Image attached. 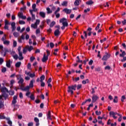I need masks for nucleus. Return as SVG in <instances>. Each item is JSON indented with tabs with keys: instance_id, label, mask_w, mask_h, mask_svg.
<instances>
[{
	"instance_id": "0eeeda50",
	"label": "nucleus",
	"mask_w": 126,
	"mask_h": 126,
	"mask_svg": "<svg viewBox=\"0 0 126 126\" xmlns=\"http://www.w3.org/2000/svg\"><path fill=\"white\" fill-rule=\"evenodd\" d=\"M63 11L66 13V14H70L71 13V10L68 9L67 8H65L63 10Z\"/></svg>"
},
{
	"instance_id": "8fccbe9b",
	"label": "nucleus",
	"mask_w": 126,
	"mask_h": 126,
	"mask_svg": "<svg viewBox=\"0 0 126 126\" xmlns=\"http://www.w3.org/2000/svg\"><path fill=\"white\" fill-rule=\"evenodd\" d=\"M34 24H35L38 26V25L40 24V20H36Z\"/></svg>"
},
{
	"instance_id": "5701e85b",
	"label": "nucleus",
	"mask_w": 126,
	"mask_h": 126,
	"mask_svg": "<svg viewBox=\"0 0 126 126\" xmlns=\"http://www.w3.org/2000/svg\"><path fill=\"white\" fill-rule=\"evenodd\" d=\"M27 49H28V51H29V52H31V51H32V50H33V46H31L30 47L29 46H27Z\"/></svg>"
},
{
	"instance_id": "a18cd8bd",
	"label": "nucleus",
	"mask_w": 126,
	"mask_h": 126,
	"mask_svg": "<svg viewBox=\"0 0 126 126\" xmlns=\"http://www.w3.org/2000/svg\"><path fill=\"white\" fill-rule=\"evenodd\" d=\"M101 114V111H99V112L98 111H95V115H96V116H100Z\"/></svg>"
},
{
	"instance_id": "a211bd4d",
	"label": "nucleus",
	"mask_w": 126,
	"mask_h": 126,
	"mask_svg": "<svg viewBox=\"0 0 126 126\" xmlns=\"http://www.w3.org/2000/svg\"><path fill=\"white\" fill-rule=\"evenodd\" d=\"M23 82H24V80L23 79V78H20V80H19V81L18 82V83L19 84H23Z\"/></svg>"
},
{
	"instance_id": "0e129e2a",
	"label": "nucleus",
	"mask_w": 126,
	"mask_h": 126,
	"mask_svg": "<svg viewBox=\"0 0 126 126\" xmlns=\"http://www.w3.org/2000/svg\"><path fill=\"white\" fill-rule=\"evenodd\" d=\"M34 60H35V57H31L30 58V61L31 62H33L34 61Z\"/></svg>"
},
{
	"instance_id": "2eb2a0df",
	"label": "nucleus",
	"mask_w": 126,
	"mask_h": 126,
	"mask_svg": "<svg viewBox=\"0 0 126 126\" xmlns=\"http://www.w3.org/2000/svg\"><path fill=\"white\" fill-rule=\"evenodd\" d=\"M60 34H61V32H60V30L59 29L55 30V31L54 32L55 36H59Z\"/></svg>"
},
{
	"instance_id": "c85d7f7f",
	"label": "nucleus",
	"mask_w": 126,
	"mask_h": 126,
	"mask_svg": "<svg viewBox=\"0 0 126 126\" xmlns=\"http://www.w3.org/2000/svg\"><path fill=\"white\" fill-rule=\"evenodd\" d=\"M28 51V49H27V47L26 46V47L23 49V53L25 54L27 53Z\"/></svg>"
},
{
	"instance_id": "052dcab7",
	"label": "nucleus",
	"mask_w": 126,
	"mask_h": 126,
	"mask_svg": "<svg viewBox=\"0 0 126 126\" xmlns=\"http://www.w3.org/2000/svg\"><path fill=\"white\" fill-rule=\"evenodd\" d=\"M17 46V42L16 41H13V47H15Z\"/></svg>"
},
{
	"instance_id": "4be33fe9",
	"label": "nucleus",
	"mask_w": 126,
	"mask_h": 126,
	"mask_svg": "<svg viewBox=\"0 0 126 126\" xmlns=\"http://www.w3.org/2000/svg\"><path fill=\"white\" fill-rule=\"evenodd\" d=\"M67 1H63L62 3V6H67Z\"/></svg>"
},
{
	"instance_id": "ddd939ff",
	"label": "nucleus",
	"mask_w": 126,
	"mask_h": 126,
	"mask_svg": "<svg viewBox=\"0 0 126 126\" xmlns=\"http://www.w3.org/2000/svg\"><path fill=\"white\" fill-rule=\"evenodd\" d=\"M1 96H2V97H3L4 98V100H6V99H7V97H8V94H7L6 93H4L2 94V95H1Z\"/></svg>"
},
{
	"instance_id": "b1692460",
	"label": "nucleus",
	"mask_w": 126,
	"mask_h": 126,
	"mask_svg": "<svg viewBox=\"0 0 126 126\" xmlns=\"http://www.w3.org/2000/svg\"><path fill=\"white\" fill-rule=\"evenodd\" d=\"M56 25V22L55 21H52L50 25H49L50 27L52 28V27H54Z\"/></svg>"
},
{
	"instance_id": "338daca9",
	"label": "nucleus",
	"mask_w": 126,
	"mask_h": 126,
	"mask_svg": "<svg viewBox=\"0 0 126 126\" xmlns=\"http://www.w3.org/2000/svg\"><path fill=\"white\" fill-rule=\"evenodd\" d=\"M122 24H123V25H126V19H124V20L122 21Z\"/></svg>"
},
{
	"instance_id": "3c124183",
	"label": "nucleus",
	"mask_w": 126,
	"mask_h": 126,
	"mask_svg": "<svg viewBox=\"0 0 126 126\" xmlns=\"http://www.w3.org/2000/svg\"><path fill=\"white\" fill-rule=\"evenodd\" d=\"M19 97L20 98V99H23V94H22V93H20Z\"/></svg>"
},
{
	"instance_id": "49530a36",
	"label": "nucleus",
	"mask_w": 126,
	"mask_h": 126,
	"mask_svg": "<svg viewBox=\"0 0 126 126\" xmlns=\"http://www.w3.org/2000/svg\"><path fill=\"white\" fill-rule=\"evenodd\" d=\"M50 46L51 48V49H53V48H54V47H55V44H54V43L51 42L50 43Z\"/></svg>"
},
{
	"instance_id": "a878e982",
	"label": "nucleus",
	"mask_w": 126,
	"mask_h": 126,
	"mask_svg": "<svg viewBox=\"0 0 126 126\" xmlns=\"http://www.w3.org/2000/svg\"><path fill=\"white\" fill-rule=\"evenodd\" d=\"M126 52L123 51L122 53L120 54V57H121V58H124L125 56H126Z\"/></svg>"
},
{
	"instance_id": "a19ab883",
	"label": "nucleus",
	"mask_w": 126,
	"mask_h": 126,
	"mask_svg": "<svg viewBox=\"0 0 126 126\" xmlns=\"http://www.w3.org/2000/svg\"><path fill=\"white\" fill-rule=\"evenodd\" d=\"M74 4L76 6L79 5V0H76L74 2Z\"/></svg>"
},
{
	"instance_id": "680f3d73",
	"label": "nucleus",
	"mask_w": 126,
	"mask_h": 126,
	"mask_svg": "<svg viewBox=\"0 0 126 126\" xmlns=\"http://www.w3.org/2000/svg\"><path fill=\"white\" fill-rule=\"evenodd\" d=\"M3 59L0 58V64H2V63H3Z\"/></svg>"
},
{
	"instance_id": "393cba45",
	"label": "nucleus",
	"mask_w": 126,
	"mask_h": 126,
	"mask_svg": "<svg viewBox=\"0 0 126 126\" xmlns=\"http://www.w3.org/2000/svg\"><path fill=\"white\" fill-rule=\"evenodd\" d=\"M20 65H21V62H18L15 64V66L16 67H20Z\"/></svg>"
},
{
	"instance_id": "f8f14e48",
	"label": "nucleus",
	"mask_w": 126,
	"mask_h": 126,
	"mask_svg": "<svg viewBox=\"0 0 126 126\" xmlns=\"http://www.w3.org/2000/svg\"><path fill=\"white\" fill-rule=\"evenodd\" d=\"M1 92L2 93H5V92H8V90L6 87H2L0 89Z\"/></svg>"
},
{
	"instance_id": "f03ea898",
	"label": "nucleus",
	"mask_w": 126,
	"mask_h": 126,
	"mask_svg": "<svg viewBox=\"0 0 126 126\" xmlns=\"http://www.w3.org/2000/svg\"><path fill=\"white\" fill-rule=\"evenodd\" d=\"M20 88H18V90L20 89L22 91H29L30 87L28 86H27L24 88V86L23 85V84H22V85H21V86H20Z\"/></svg>"
},
{
	"instance_id": "1a4fd4ad",
	"label": "nucleus",
	"mask_w": 126,
	"mask_h": 126,
	"mask_svg": "<svg viewBox=\"0 0 126 126\" xmlns=\"http://www.w3.org/2000/svg\"><path fill=\"white\" fill-rule=\"evenodd\" d=\"M15 25H16L15 22H13L11 23V26L12 32H13V31H15V30L16 29V27H15Z\"/></svg>"
},
{
	"instance_id": "6e6d98bb",
	"label": "nucleus",
	"mask_w": 126,
	"mask_h": 126,
	"mask_svg": "<svg viewBox=\"0 0 126 126\" xmlns=\"http://www.w3.org/2000/svg\"><path fill=\"white\" fill-rule=\"evenodd\" d=\"M32 21H34V20H35V19H36V17L35 16V15L34 14L32 15Z\"/></svg>"
},
{
	"instance_id": "6e6552de",
	"label": "nucleus",
	"mask_w": 126,
	"mask_h": 126,
	"mask_svg": "<svg viewBox=\"0 0 126 126\" xmlns=\"http://www.w3.org/2000/svg\"><path fill=\"white\" fill-rule=\"evenodd\" d=\"M98 99H99V97L96 95L94 94L92 97V103H95Z\"/></svg>"
},
{
	"instance_id": "69168bd1",
	"label": "nucleus",
	"mask_w": 126,
	"mask_h": 126,
	"mask_svg": "<svg viewBox=\"0 0 126 126\" xmlns=\"http://www.w3.org/2000/svg\"><path fill=\"white\" fill-rule=\"evenodd\" d=\"M5 71H6V68L3 67V68L1 69V72H5Z\"/></svg>"
},
{
	"instance_id": "774afa93",
	"label": "nucleus",
	"mask_w": 126,
	"mask_h": 126,
	"mask_svg": "<svg viewBox=\"0 0 126 126\" xmlns=\"http://www.w3.org/2000/svg\"><path fill=\"white\" fill-rule=\"evenodd\" d=\"M28 126H33V122L29 123L28 124Z\"/></svg>"
},
{
	"instance_id": "e433bc0d",
	"label": "nucleus",
	"mask_w": 126,
	"mask_h": 126,
	"mask_svg": "<svg viewBox=\"0 0 126 126\" xmlns=\"http://www.w3.org/2000/svg\"><path fill=\"white\" fill-rule=\"evenodd\" d=\"M30 98L31 100H32L33 101H34V100H35V96H34V94H32L31 95V96H30Z\"/></svg>"
},
{
	"instance_id": "37998d69",
	"label": "nucleus",
	"mask_w": 126,
	"mask_h": 126,
	"mask_svg": "<svg viewBox=\"0 0 126 126\" xmlns=\"http://www.w3.org/2000/svg\"><path fill=\"white\" fill-rule=\"evenodd\" d=\"M9 94L11 95V96L14 95V91H9Z\"/></svg>"
},
{
	"instance_id": "423d86ee",
	"label": "nucleus",
	"mask_w": 126,
	"mask_h": 126,
	"mask_svg": "<svg viewBox=\"0 0 126 126\" xmlns=\"http://www.w3.org/2000/svg\"><path fill=\"white\" fill-rule=\"evenodd\" d=\"M9 22L7 20H5V25L4 27V29H5V30H9L8 25H9Z\"/></svg>"
},
{
	"instance_id": "79ce46f5",
	"label": "nucleus",
	"mask_w": 126,
	"mask_h": 126,
	"mask_svg": "<svg viewBox=\"0 0 126 126\" xmlns=\"http://www.w3.org/2000/svg\"><path fill=\"white\" fill-rule=\"evenodd\" d=\"M13 35L15 37V38H17V37H18L19 34L17 32H14L13 33Z\"/></svg>"
},
{
	"instance_id": "864d4df0",
	"label": "nucleus",
	"mask_w": 126,
	"mask_h": 126,
	"mask_svg": "<svg viewBox=\"0 0 126 126\" xmlns=\"http://www.w3.org/2000/svg\"><path fill=\"white\" fill-rule=\"evenodd\" d=\"M105 69L110 70L111 69V67L109 65H107V66H105Z\"/></svg>"
},
{
	"instance_id": "c9c22d12",
	"label": "nucleus",
	"mask_w": 126,
	"mask_h": 126,
	"mask_svg": "<svg viewBox=\"0 0 126 126\" xmlns=\"http://www.w3.org/2000/svg\"><path fill=\"white\" fill-rule=\"evenodd\" d=\"M10 42L8 40H5L3 42L4 45H9Z\"/></svg>"
},
{
	"instance_id": "72a5a7b5",
	"label": "nucleus",
	"mask_w": 126,
	"mask_h": 126,
	"mask_svg": "<svg viewBox=\"0 0 126 126\" xmlns=\"http://www.w3.org/2000/svg\"><path fill=\"white\" fill-rule=\"evenodd\" d=\"M43 80H45V75H42L41 77H40V82H42V81Z\"/></svg>"
},
{
	"instance_id": "bb28decb",
	"label": "nucleus",
	"mask_w": 126,
	"mask_h": 126,
	"mask_svg": "<svg viewBox=\"0 0 126 126\" xmlns=\"http://www.w3.org/2000/svg\"><path fill=\"white\" fill-rule=\"evenodd\" d=\"M93 3H94V2L92 0H89L86 2V4H88V5H91V4H93Z\"/></svg>"
},
{
	"instance_id": "bf43d9fd",
	"label": "nucleus",
	"mask_w": 126,
	"mask_h": 126,
	"mask_svg": "<svg viewBox=\"0 0 126 126\" xmlns=\"http://www.w3.org/2000/svg\"><path fill=\"white\" fill-rule=\"evenodd\" d=\"M60 10H61V9L60 8V7H58L57 9V10H56L55 11V14H57V13H58V12H59V11H60Z\"/></svg>"
},
{
	"instance_id": "7ed1b4c3",
	"label": "nucleus",
	"mask_w": 126,
	"mask_h": 126,
	"mask_svg": "<svg viewBox=\"0 0 126 126\" xmlns=\"http://www.w3.org/2000/svg\"><path fill=\"white\" fill-rule=\"evenodd\" d=\"M110 57H111V54L106 52L105 55L102 58V61H108V59H110Z\"/></svg>"
},
{
	"instance_id": "de8ad7c7",
	"label": "nucleus",
	"mask_w": 126,
	"mask_h": 126,
	"mask_svg": "<svg viewBox=\"0 0 126 126\" xmlns=\"http://www.w3.org/2000/svg\"><path fill=\"white\" fill-rule=\"evenodd\" d=\"M89 11H90V8H88L87 9L84 10V12L87 13V12H89Z\"/></svg>"
},
{
	"instance_id": "c03bdc74",
	"label": "nucleus",
	"mask_w": 126,
	"mask_h": 126,
	"mask_svg": "<svg viewBox=\"0 0 126 126\" xmlns=\"http://www.w3.org/2000/svg\"><path fill=\"white\" fill-rule=\"evenodd\" d=\"M13 59L16 60H17L18 59V55L17 54H15V55H13Z\"/></svg>"
},
{
	"instance_id": "39448f33",
	"label": "nucleus",
	"mask_w": 126,
	"mask_h": 126,
	"mask_svg": "<svg viewBox=\"0 0 126 126\" xmlns=\"http://www.w3.org/2000/svg\"><path fill=\"white\" fill-rule=\"evenodd\" d=\"M16 100H17V95H14L13 97V100L12 101V104L14 105V107L16 106L15 104L16 103H17V101Z\"/></svg>"
},
{
	"instance_id": "9b49d317",
	"label": "nucleus",
	"mask_w": 126,
	"mask_h": 126,
	"mask_svg": "<svg viewBox=\"0 0 126 126\" xmlns=\"http://www.w3.org/2000/svg\"><path fill=\"white\" fill-rule=\"evenodd\" d=\"M49 57L46 56V54H44L43 57L42 59V63H46L47 62V60H48Z\"/></svg>"
},
{
	"instance_id": "aec40b11",
	"label": "nucleus",
	"mask_w": 126,
	"mask_h": 126,
	"mask_svg": "<svg viewBox=\"0 0 126 126\" xmlns=\"http://www.w3.org/2000/svg\"><path fill=\"white\" fill-rule=\"evenodd\" d=\"M46 10L47 11V14H50L51 13H52V12H53V11H52V10H51L50 7H47L46 8Z\"/></svg>"
},
{
	"instance_id": "f257e3e1",
	"label": "nucleus",
	"mask_w": 126,
	"mask_h": 126,
	"mask_svg": "<svg viewBox=\"0 0 126 126\" xmlns=\"http://www.w3.org/2000/svg\"><path fill=\"white\" fill-rule=\"evenodd\" d=\"M82 87V85H78L77 86L76 84L74 85H72L71 86L68 87L67 92L68 93H70L71 95H73V90L75 91L76 90V88L77 90H79L80 88Z\"/></svg>"
},
{
	"instance_id": "58836bf2",
	"label": "nucleus",
	"mask_w": 126,
	"mask_h": 126,
	"mask_svg": "<svg viewBox=\"0 0 126 126\" xmlns=\"http://www.w3.org/2000/svg\"><path fill=\"white\" fill-rule=\"evenodd\" d=\"M126 95H123L121 97V100L122 102H125L124 100H126Z\"/></svg>"
},
{
	"instance_id": "4d7b16f0",
	"label": "nucleus",
	"mask_w": 126,
	"mask_h": 126,
	"mask_svg": "<svg viewBox=\"0 0 126 126\" xmlns=\"http://www.w3.org/2000/svg\"><path fill=\"white\" fill-rule=\"evenodd\" d=\"M5 119V117L3 115H0V120H4Z\"/></svg>"
},
{
	"instance_id": "603ef678",
	"label": "nucleus",
	"mask_w": 126,
	"mask_h": 126,
	"mask_svg": "<svg viewBox=\"0 0 126 126\" xmlns=\"http://www.w3.org/2000/svg\"><path fill=\"white\" fill-rule=\"evenodd\" d=\"M23 10H26V6L20 8V11H23Z\"/></svg>"
},
{
	"instance_id": "20e7f679",
	"label": "nucleus",
	"mask_w": 126,
	"mask_h": 126,
	"mask_svg": "<svg viewBox=\"0 0 126 126\" xmlns=\"http://www.w3.org/2000/svg\"><path fill=\"white\" fill-rule=\"evenodd\" d=\"M4 101H3V98H2V96L0 95V109H2L4 107V104H3Z\"/></svg>"
},
{
	"instance_id": "ea45409f",
	"label": "nucleus",
	"mask_w": 126,
	"mask_h": 126,
	"mask_svg": "<svg viewBox=\"0 0 126 126\" xmlns=\"http://www.w3.org/2000/svg\"><path fill=\"white\" fill-rule=\"evenodd\" d=\"M18 16H19V18H21V17L23 16V12L18 13Z\"/></svg>"
},
{
	"instance_id": "5fc2aeb1",
	"label": "nucleus",
	"mask_w": 126,
	"mask_h": 126,
	"mask_svg": "<svg viewBox=\"0 0 126 126\" xmlns=\"http://www.w3.org/2000/svg\"><path fill=\"white\" fill-rule=\"evenodd\" d=\"M52 30L51 28H49L48 30H47V33H49V34L52 33Z\"/></svg>"
},
{
	"instance_id": "f3484780",
	"label": "nucleus",
	"mask_w": 126,
	"mask_h": 126,
	"mask_svg": "<svg viewBox=\"0 0 126 126\" xmlns=\"http://www.w3.org/2000/svg\"><path fill=\"white\" fill-rule=\"evenodd\" d=\"M19 60L20 61H22V60H23V59H24V57H23V56H22V52H20L19 53Z\"/></svg>"
},
{
	"instance_id": "09e8293b",
	"label": "nucleus",
	"mask_w": 126,
	"mask_h": 126,
	"mask_svg": "<svg viewBox=\"0 0 126 126\" xmlns=\"http://www.w3.org/2000/svg\"><path fill=\"white\" fill-rule=\"evenodd\" d=\"M100 24H98L96 28H95V30L97 31V30H98V29L100 28Z\"/></svg>"
},
{
	"instance_id": "6ab92c4d",
	"label": "nucleus",
	"mask_w": 126,
	"mask_h": 126,
	"mask_svg": "<svg viewBox=\"0 0 126 126\" xmlns=\"http://www.w3.org/2000/svg\"><path fill=\"white\" fill-rule=\"evenodd\" d=\"M118 114V112H114L113 111H111L109 112L110 116L111 117L112 116H116V115Z\"/></svg>"
},
{
	"instance_id": "4c0bfd02",
	"label": "nucleus",
	"mask_w": 126,
	"mask_h": 126,
	"mask_svg": "<svg viewBox=\"0 0 126 126\" xmlns=\"http://www.w3.org/2000/svg\"><path fill=\"white\" fill-rule=\"evenodd\" d=\"M113 102H114V103H118V97L117 96H115L114 97Z\"/></svg>"
},
{
	"instance_id": "e2e57ef3",
	"label": "nucleus",
	"mask_w": 126,
	"mask_h": 126,
	"mask_svg": "<svg viewBox=\"0 0 126 126\" xmlns=\"http://www.w3.org/2000/svg\"><path fill=\"white\" fill-rule=\"evenodd\" d=\"M126 57H123V59H122V60H121V62H122V63H124V62H126Z\"/></svg>"
},
{
	"instance_id": "cd10ccee",
	"label": "nucleus",
	"mask_w": 126,
	"mask_h": 126,
	"mask_svg": "<svg viewBox=\"0 0 126 126\" xmlns=\"http://www.w3.org/2000/svg\"><path fill=\"white\" fill-rule=\"evenodd\" d=\"M6 65L7 67H10L11 64H10V60H9L8 62H6Z\"/></svg>"
},
{
	"instance_id": "c756f323",
	"label": "nucleus",
	"mask_w": 126,
	"mask_h": 126,
	"mask_svg": "<svg viewBox=\"0 0 126 126\" xmlns=\"http://www.w3.org/2000/svg\"><path fill=\"white\" fill-rule=\"evenodd\" d=\"M31 27H32V28H34V29H37V27H38V26L35 24H32L31 25Z\"/></svg>"
},
{
	"instance_id": "7c9ffc66",
	"label": "nucleus",
	"mask_w": 126,
	"mask_h": 126,
	"mask_svg": "<svg viewBox=\"0 0 126 126\" xmlns=\"http://www.w3.org/2000/svg\"><path fill=\"white\" fill-rule=\"evenodd\" d=\"M63 26H64V27H67L68 26V23H67V21L64 22L63 24Z\"/></svg>"
},
{
	"instance_id": "2f4dec72",
	"label": "nucleus",
	"mask_w": 126,
	"mask_h": 126,
	"mask_svg": "<svg viewBox=\"0 0 126 126\" xmlns=\"http://www.w3.org/2000/svg\"><path fill=\"white\" fill-rule=\"evenodd\" d=\"M77 59H78V60L76 61V63H82L83 62V61L80 60V59L79 58V56H77Z\"/></svg>"
},
{
	"instance_id": "9d476101",
	"label": "nucleus",
	"mask_w": 126,
	"mask_h": 126,
	"mask_svg": "<svg viewBox=\"0 0 126 126\" xmlns=\"http://www.w3.org/2000/svg\"><path fill=\"white\" fill-rule=\"evenodd\" d=\"M33 82H35V80L32 79L30 83L29 84V89H30V88H33L34 87V85H33Z\"/></svg>"
},
{
	"instance_id": "f704fd0d",
	"label": "nucleus",
	"mask_w": 126,
	"mask_h": 126,
	"mask_svg": "<svg viewBox=\"0 0 126 126\" xmlns=\"http://www.w3.org/2000/svg\"><path fill=\"white\" fill-rule=\"evenodd\" d=\"M19 24H20V25H24V24H25V21L20 20L19 21Z\"/></svg>"
},
{
	"instance_id": "412c9836",
	"label": "nucleus",
	"mask_w": 126,
	"mask_h": 126,
	"mask_svg": "<svg viewBox=\"0 0 126 126\" xmlns=\"http://www.w3.org/2000/svg\"><path fill=\"white\" fill-rule=\"evenodd\" d=\"M66 21V19L65 18H63L62 19H61L60 20V23H64V22Z\"/></svg>"
},
{
	"instance_id": "dca6fc26",
	"label": "nucleus",
	"mask_w": 126,
	"mask_h": 126,
	"mask_svg": "<svg viewBox=\"0 0 126 126\" xmlns=\"http://www.w3.org/2000/svg\"><path fill=\"white\" fill-rule=\"evenodd\" d=\"M39 15L41 17H42V18H45V17H46V13L44 12H40Z\"/></svg>"
},
{
	"instance_id": "4468645a",
	"label": "nucleus",
	"mask_w": 126,
	"mask_h": 126,
	"mask_svg": "<svg viewBox=\"0 0 126 126\" xmlns=\"http://www.w3.org/2000/svg\"><path fill=\"white\" fill-rule=\"evenodd\" d=\"M26 74L29 75L30 77L33 78V77H35V73H30V72L27 73L26 71L25 72Z\"/></svg>"
},
{
	"instance_id": "13d9d810",
	"label": "nucleus",
	"mask_w": 126,
	"mask_h": 126,
	"mask_svg": "<svg viewBox=\"0 0 126 126\" xmlns=\"http://www.w3.org/2000/svg\"><path fill=\"white\" fill-rule=\"evenodd\" d=\"M34 121L36 123H39V119H38V118H37V117L34 118Z\"/></svg>"
},
{
	"instance_id": "473e14b6",
	"label": "nucleus",
	"mask_w": 126,
	"mask_h": 126,
	"mask_svg": "<svg viewBox=\"0 0 126 126\" xmlns=\"http://www.w3.org/2000/svg\"><path fill=\"white\" fill-rule=\"evenodd\" d=\"M94 71H97L98 72H100V71H101V68L100 67L95 68Z\"/></svg>"
}]
</instances>
